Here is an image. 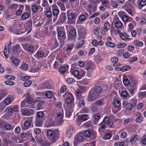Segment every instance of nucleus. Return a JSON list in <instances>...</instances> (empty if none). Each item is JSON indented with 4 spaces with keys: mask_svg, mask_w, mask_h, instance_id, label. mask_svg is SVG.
<instances>
[{
    "mask_svg": "<svg viewBox=\"0 0 146 146\" xmlns=\"http://www.w3.org/2000/svg\"><path fill=\"white\" fill-rule=\"evenodd\" d=\"M77 100L80 107L81 108L84 107L85 106V102L84 97H77Z\"/></svg>",
    "mask_w": 146,
    "mask_h": 146,
    "instance_id": "obj_10",
    "label": "nucleus"
},
{
    "mask_svg": "<svg viewBox=\"0 0 146 146\" xmlns=\"http://www.w3.org/2000/svg\"><path fill=\"white\" fill-rule=\"evenodd\" d=\"M60 29L61 28L59 27H57L58 35V37L59 36L60 37H62L64 36L65 33L64 31L60 30Z\"/></svg>",
    "mask_w": 146,
    "mask_h": 146,
    "instance_id": "obj_25",
    "label": "nucleus"
},
{
    "mask_svg": "<svg viewBox=\"0 0 146 146\" xmlns=\"http://www.w3.org/2000/svg\"><path fill=\"white\" fill-rule=\"evenodd\" d=\"M40 88L41 89H50L51 88V86L49 84L45 83L41 84Z\"/></svg>",
    "mask_w": 146,
    "mask_h": 146,
    "instance_id": "obj_20",
    "label": "nucleus"
},
{
    "mask_svg": "<svg viewBox=\"0 0 146 146\" xmlns=\"http://www.w3.org/2000/svg\"><path fill=\"white\" fill-rule=\"evenodd\" d=\"M88 118V115L86 114H83L78 116L76 119L77 121L82 122V121H84L87 120Z\"/></svg>",
    "mask_w": 146,
    "mask_h": 146,
    "instance_id": "obj_7",
    "label": "nucleus"
},
{
    "mask_svg": "<svg viewBox=\"0 0 146 146\" xmlns=\"http://www.w3.org/2000/svg\"><path fill=\"white\" fill-rule=\"evenodd\" d=\"M20 68L25 71L29 69L28 65L26 63H22L20 67Z\"/></svg>",
    "mask_w": 146,
    "mask_h": 146,
    "instance_id": "obj_29",
    "label": "nucleus"
},
{
    "mask_svg": "<svg viewBox=\"0 0 146 146\" xmlns=\"http://www.w3.org/2000/svg\"><path fill=\"white\" fill-rule=\"evenodd\" d=\"M73 46L72 44H70L68 45L66 49V51L67 52H70L73 49Z\"/></svg>",
    "mask_w": 146,
    "mask_h": 146,
    "instance_id": "obj_45",
    "label": "nucleus"
},
{
    "mask_svg": "<svg viewBox=\"0 0 146 146\" xmlns=\"http://www.w3.org/2000/svg\"><path fill=\"white\" fill-rule=\"evenodd\" d=\"M106 124L104 123V122H101L99 125V129L100 131H103L106 127Z\"/></svg>",
    "mask_w": 146,
    "mask_h": 146,
    "instance_id": "obj_26",
    "label": "nucleus"
},
{
    "mask_svg": "<svg viewBox=\"0 0 146 146\" xmlns=\"http://www.w3.org/2000/svg\"><path fill=\"white\" fill-rule=\"evenodd\" d=\"M109 16V14L108 13L106 12L103 14L101 16V18L103 19H105Z\"/></svg>",
    "mask_w": 146,
    "mask_h": 146,
    "instance_id": "obj_57",
    "label": "nucleus"
},
{
    "mask_svg": "<svg viewBox=\"0 0 146 146\" xmlns=\"http://www.w3.org/2000/svg\"><path fill=\"white\" fill-rule=\"evenodd\" d=\"M84 134L85 137H88L91 135V133L90 130H87L85 131Z\"/></svg>",
    "mask_w": 146,
    "mask_h": 146,
    "instance_id": "obj_48",
    "label": "nucleus"
},
{
    "mask_svg": "<svg viewBox=\"0 0 146 146\" xmlns=\"http://www.w3.org/2000/svg\"><path fill=\"white\" fill-rule=\"evenodd\" d=\"M36 115L38 118H42L44 116V113L42 112L39 111L37 113Z\"/></svg>",
    "mask_w": 146,
    "mask_h": 146,
    "instance_id": "obj_52",
    "label": "nucleus"
},
{
    "mask_svg": "<svg viewBox=\"0 0 146 146\" xmlns=\"http://www.w3.org/2000/svg\"><path fill=\"white\" fill-rule=\"evenodd\" d=\"M127 44L125 43H119L117 45V47L119 48H123L126 46Z\"/></svg>",
    "mask_w": 146,
    "mask_h": 146,
    "instance_id": "obj_50",
    "label": "nucleus"
},
{
    "mask_svg": "<svg viewBox=\"0 0 146 146\" xmlns=\"http://www.w3.org/2000/svg\"><path fill=\"white\" fill-rule=\"evenodd\" d=\"M32 135V131H28L27 133H23L21 134V137L23 138H28L30 137H31Z\"/></svg>",
    "mask_w": 146,
    "mask_h": 146,
    "instance_id": "obj_17",
    "label": "nucleus"
},
{
    "mask_svg": "<svg viewBox=\"0 0 146 146\" xmlns=\"http://www.w3.org/2000/svg\"><path fill=\"white\" fill-rule=\"evenodd\" d=\"M21 113L25 116H29L33 115L35 113L34 110L32 109H30L29 110L23 109L21 111Z\"/></svg>",
    "mask_w": 146,
    "mask_h": 146,
    "instance_id": "obj_5",
    "label": "nucleus"
},
{
    "mask_svg": "<svg viewBox=\"0 0 146 146\" xmlns=\"http://www.w3.org/2000/svg\"><path fill=\"white\" fill-rule=\"evenodd\" d=\"M74 108L67 107L66 110V116L69 118L71 115Z\"/></svg>",
    "mask_w": 146,
    "mask_h": 146,
    "instance_id": "obj_15",
    "label": "nucleus"
},
{
    "mask_svg": "<svg viewBox=\"0 0 146 146\" xmlns=\"http://www.w3.org/2000/svg\"><path fill=\"white\" fill-rule=\"evenodd\" d=\"M113 105L116 108H119L121 105V103L119 100H116L113 102Z\"/></svg>",
    "mask_w": 146,
    "mask_h": 146,
    "instance_id": "obj_37",
    "label": "nucleus"
},
{
    "mask_svg": "<svg viewBox=\"0 0 146 146\" xmlns=\"http://www.w3.org/2000/svg\"><path fill=\"white\" fill-rule=\"evenodd\" d=\"M106 46L111 48H114L115 47V44L110 42H107L106 43Z\"/></svg>",
    "mask_w": 146,
    "mask_h": 146,
    "instance_id": "obj_40",
    "label": "nucleus"
},
{
    "mask_svg": "<svg viewBox=\"0 0 146 146\" xmlns=\"http://www.w3.org/2000/svg\"><path fill=\"white\" fill-rule=\"evenodd\" d=\"M42 124V121L41 119H39L38 118L36 119V125L37 126L40 127L41 126Z\"/></svg>",
    "mask_w": 146,
    "mask_h": 146,
    "instance_id": "obj_30",
    "label": "nucleus"
},
{
    "mask_svg": "<svg viewBox=\"0 0 146 146\" xmlns=\"http://www.w3.org/2000/svg\"><path fill=\"white\" fill-rule=\"evenodd\" d=\"M6 95V94H5L4 91H2L0 92V101L4 98Z\"/></svg>",
    "mask_w": 146,
    "mask_h": 146,
    "instance_id": "obj_60",
    "label": "nucleus"
},
{
    "mask_svg": "<svg viewBox=\"0 0 146 146\" xmlns=\"http://www.w3.org/2000/svg\"><path fill=\"white\" fill-rule=\"evenodd\" d=\"M84 139L83 134L81 133L77 134L75 136L74 140V145L77 146L79 142H82Z\"/></svg>",
    "mask_w": 146,
    "mask_h": 146,
    "instance_id": "obj_2",
    "label": "nucleus"
},
{
    "mask_svg": "<svg viewBox=\"0 0 146 146\" xmlns=\"http://www.w3.org/2000/svg\"><path fill=\"white\" fill-rule=\"evenodd\" d=\"M66 82L68 84H73L75 82L74 80L72 78H67L66 80Z\"/></svg>",
    "mask_w": 146,
    "mask_h": 146,
    "instance_id": "obj_41",
    "label": "nucleus"
},
{
    "mask_svg": "<svg viewBox=\"0 0 146 146\" xmlns=\"http://www.w3.org/2000/svg\"><path fill=\"white\" fill-rule=\"evenodd\" d=\"M69 67V66L68 64H66V65L65 66H62L60 67L59 70L60 72L62 73H64L66 71V68H68Z\"/></svg>",
    "mask_w": 146,
    "mask_h": 146,
    "instance_id": "obj_28",
    "label": "nucleus"
},
{
    "mask_svg": "<svg viewBox=\"0 0 146 146\" xmlns=\"http://www.w3.org/2000/svg\"><path fill=\"white\" fill-rule=\"evenodd\" d=\"M76 35L75 30L74 29H73L70 31L69 37L70 38V39H73L76 37Z\"/></svg>",
    "mask_w": 146,
    "mask_h": 146,
    "instance_id": "obj_18",
    "label": "nucleus"
},
{
    "mask_svg": "<svg viewBox=\"0 0 146 146\" xmlns=\"http://www.w3.org/2000/svg\"><path fill=\"white\" fill-rule=\"evenodd\" d=\"M14 100V98L13 96L9 95L4 100V103L6 105H8L10 104Z\"/></svg>",
    "mask_w": 146,
    "mask_h": 146,
    "instance_id": "obj_9",
    "label": "nucleus"
},
{
    "mask_svg": "<svg viewBox=\"0 0 146 146\" xmlns=\"http://www.w3.org/2000/svg\"><path fill=\"white\" fill-rule=\"evenodd\" d=\"M5 83V84L9 86L13 85L15 84L14 82L9 80L6 81Z\"/></svg>",
    "mask_w": 146,
    "mask_h": 146,
    "instance_id": "obj_56",
    "label": "nucleus"
},
{
    "mask_svg": "<svg viewBox=\"0 0 146 146\" xmlns=\"http://www.w3.org/2000/svg\"><path fill=\"white\" fill-rule=\"evenodd\" d=\"M134 44L137 46L140 47L142 46L143 43L142 42L140 41L139 40H135L134 42Z\"/></svg>",
    "mask_w": 146,
    "mask_h": 146,
    "instance_id": "obj_31",
    "label": "nucleus"
},
{
    "mask_svg": "<svg viewBox=\"0 0 146 146\" xmlns=\"http://www.w3.org/2000/svg\"><path fill=\"white\" fill-rule=\"evenodd\" d=\"M122 105L123 106H125L128 110H131L132 109V104L130 103H128L126 101H124L123 102Z\"/></svg>",
    "mask_w": 146,
    "mask_h": 146,
    "instance_id": "obj_13",
    "label": "nucleus"
},
{
    "mask_svg": "<svg viewBox=\"0 0 146 146\" xmlns=\"http://www.w3.org/2000/svg\"><path fill=\"white\" fill-rule=\"evenodd\" d=\"M112 135L111 133H106L103 139H109L110 138Z\"/></svg>",
    "mask_w": 146,
    "mask_h": 146,
    "instance_id": "obj_43",
    "label": "nucleus"
},
{
    "mask_svg": "<svg viewBox=\"0 0 146 146\" xmlns=\"http://www.w3.org/2000/svg\"><path fill=\"white\" fill-rule=\"evenodd\" d=\"M137 139V136L136 134H134L131 138L130 142L131 144H134Z\"/></svg>",
    "mask_w": 146,
    "mask_h": 146,
    "instance_id": "obj_27",
    "label": "nucleus"
},
{
    "mask_svg": "<svg viewBox=\"0 0 146 146\" xmlns=\"http://www.w3.org/2000/svg\"><path fill=\"white\" fill-rule=\"evenodd\" d=\"M135 90L136 87H130L128 89L129 92L130 94L132 95H133L134 94Z\"/></svg>",
    "mask_w": 146,
    "mask_h": 146,
    "instance_id": "obj_36",
    "label": "nucleus"
},
{
    "mask_svg": "<svg viewBox=\"0 0 146 146\" xmlns=\"http://www.w3.org/2000/svg\"><path fill=\"white\" fill-rule=\"evenodd\" d=\"M104 101L103 99H100L96 102L94 104L97 106H102L104 104Z\"/></svg>",
    "mask_w": 146,
    "mask_h": 146,
    "instance_id": "obj_32",
    "label": "nucleus"
},
{
    "mask_svg": "<svg viewBox=\"0 0 146 146\" xmlns=\"http://www.w3.org/2000/svg\"><path fill=\"white\" fill-rule=\"evenodd\" d=\"M102 122L108 125L109 127L112 126L113 125V122L109 120V118L108 116H106L104 118Z\"/></svg>",
    "mask_w": 146,
    "mask_h": 146,
    "instance_id": "obj_11",
    "label": "nucleus"
},
{
    "mask_svg": "<svg viewBox=\"0 0 146 146\" xmlns=\"http://www.w3.org/2000/svg\"><path fill=\"white\" fill-rule=\"evenodd\" d=\"M52 12L53 15L58 16L59 14V11L58 9H53Z\"/></svg>",
    "mask_w": 146,
    "mask_h": 146,
    "instance_id": "obj_44",
    "label": "nucleus"
},
{
    "mask_svg": "<svg viewBox=\"0 0 146 146\" xmlns=\"http://www.w3.org/2000/svg\"><path fill=\"white\" fill-rule=\"evenodd\" d=\"M27 103L25 100H23L21 102V108H23L24 107H27V105H26Z\"/></svg>",
    "mask_w": 146,
    "mask_h": 146,
    "instance_id": "obj_63",
    "label": "nucleus"
},
{
    "mask_svg": "<svg viewBox=\"0 0 146 146\" xmlns=\"http://www.w3.org/2000/svg\"><path fill=\"white\" fill-rule=\"evenodd\" d=\"M102 90V88L101 87L99 86H96L93 89L94 92V94L98 95L101 92Z\"/></svg>",
    "mask_w": 146,
    "mask_h": 146,
    "instance_id": "obj_16",
    "label": "nucleus"
},
{
    "mask_svg": "<svg viewBox=\"0 0 146 146\" xmlns=\"http://www.w3.org/2000/svg\"><path fill=\"white\" fill-rule=\"evenodd\" d=\"M100 118L101 115L99 113H96L94 115V124L96 125Z\"/></svg>",
    "mask_w": 146,
    "mask_h": 146,
    "instance_id": "obj_21",
    "label": "nucleus"
},
{
    "mask_svg": "<svg viewBox=\"0 0 146 146\" xmlns=\"http://www.w3.org/2000/svg\"><path fill=\"white\" fill-rule=\"evenodd\" d=\"M68 23L69 24H73L75 21L76 17L75 15L72 13H68Z\"/></svg>",
    "mask_w": 146,
    "mask_h": 146,
    "instance_id": "obj_6",
    "label": "nucleus"
},
{
    "mask_svg": "<svg viewBox=\"0 0 146 146\" xmlns=\"http://www.w3.org/2000/svg\"><path fill=\"white\" fill-rule=\"evenodd\" d=\"M54 134V132L53 130L49 129L47 131V134L49 136H52Z\"/></svg>",
    "mask_w": 146,
    "mask_h": 146,
    "instance_id": "obj_62",
    "label": "nucleus"
},
{
    "mask_svg": "<svg viewBox=\"0 0 146 146\" xmlns=\"http://www.w3.org/2000/svg\"><path fill=\"white\" fill-rule=\"evenodd\" d=\"M71 72L72 74L75 77L78 76L80 73L78 71L75 69H71Z\"/></svg>",
    "mask_w": 146,
    "mask_h": 146,
    "instance_id": "obj_34",
    "label": "nucleus"
},
{
    "mask_svg": "<svg viewBox=\"0 0 146 146\" xmlns=\"http://www.w3.org/2000/svg\"><path fill=\"white\" fill-rule=\"evenodd\" d=\"M24 96L27 98V104H31L33 102V100L29 93L26 94Z\"/></svg>",
    "mask_w": 146,
    "mask_h": 146,
    "instance_id": "obj_23",
    "label": "nucleus"
},
{
    "mask_svg": "<svg viewBox=\"0 0 146 146\" xmlns=\"http://www.w3.org/2000/svg\"><path fill=\"white\" fill-rule=\"evenodd\" d=\"M32 10L33 12H36L38 11L40 12L42 11L43 8L40 6L33 5L32 7Z\"/></svg>",
    "mask_w": 146,
    "mask_h": 146,
    "instance_id": "obj_12",
    "label": "nucleus"
},
{
    "mask_svg": "<svg viewBox=\"0 0 146 146\" xmlns=\"http://www.w3.org/2000/svg\"><path fill=\"white\" fill-rule=\"evenodd\" d=\"M123 82L124 85L127 86L129 84L130 81L127 78H125L123 80Z\"/></svg>",
    "mask_w": 146,
    "mask_h": 146,
    "instance_id": "obj_55",
    "label": "nucleus"
},
{
    "mask_svg": "<svg viewBox=\"0 0 146 146\" xmlns=\"http://www.w3.org/2000/svg\"><path fill=\"white\" fill-rule=\"evenodd\" d=\"M124 143L123 142H120L115 143L114 144L115 146H123L124 145Z\"/></svg>",
    "mask_w": 146,
    "mask_h": 146,
    "instance_id": "obj_64",
    "label": "nucleus"
},
{
    "mask_svg": "<svg viewBox=\"0 0 146 146\" xmlns=\"http://www.w3.org/2000/svg\"><path fill=\"white\" fill-rule=\"evenodd\" d=\"M64 96L66 97L65 101L67 105V107L74 108V98L72 94L71 93L67 92L65 94Z\"/></svg>",
    "mask_w": 146,
    "mask_h": 146,
    "instance_id": "obj_1",
    "label": "nucleus"
},
{
    "mask_svg": "<svg viewBox=\"0 0 146 146\" xmlns=\"http://www.w3.org/2000/svg\"><path fill=\"white\" fill-rule=\"evenodd\" d=\"M59 110L60 112L57 114V117L58 119L62 120L63 117V110L62 108H59Z\"/></svg>",
    "mask_w": 146,
    "mask_h": 146,
    "instance_id": "obj_22",
    "label": "nucleus"
},
{
    "mask_svg": "<svg viewBox=\"0 0 146 146\" xmlns=\"http://www.w3.org/2000/svg\"><path fill=\"white\" fill-rule=\"evenodd\" d=\"M121 96L123 98H125L127 96L129 98L130 97L129 95H128L127 94V92L126 91H123L121 93Z\"/></svg>",
    "mask_w": 146,
    "mask_h": 146,
    "instance_id": "obj_53",
    "label": "nucleus"
},
{
    "mask_svg": "<svg viewBox=\"0 0 146 146\" xmlns=\"http://www.w3.org/2000/svg\"><path fill=\"white\" fill-rule=\"evenodd\" d=\"M117 32L122 40L128 41L130 40V38H129V36L126 33H122L119 30L117 31Z\"/></svg>",
    "mask_w": 146,
    "mask_h": 146,
    "instance_id": "obj_4",
    "label": "nucleus"
},
{
    "mask_svg": "<svg viewBox=\"0 0 146 146\" xmlns=\"http://www.w3.org/2000/svg\"><path fill=\"white\" fill-rule=\"evenodd\" d=\"M138 96L141 98L146 97V91L139 92L138 94Z\"/></svg>",
    "mask_w": 146,
    "mask_h": 146,
    "instance_id": "obj_33",
    "label": "nucleus"
},
{
    "mask_svg": "<svg viewBox=\"0 0 146 146\" xmlns=\"http://www.w3.org/2000/svg\"><path fill=\"white\" fill-rule=\"evenodd\" d=\"M118 19V18L117 17L115 16L113 18V21L115 22V26L117 28H120L122 26V23L121 21H117Z\"/></svg>",
    "mask_w": 146,
    "mask_h": 146,
    "instance_id": "obj_14",
    "label": "nucleus"
},
{
    "mask_svg": "<svg viewBox=\"0 0 146 146\" xmlns=\"http://www.w3.org/2000/svg\"><path fill=\"white\" fill-rule=\"evenodd\" d=\"M98 98V95H95L94 93H90L88 95L87 100L88 101L91 102L96 100Z\"/></svg>",
    "mask_w": 146,
    "mask_h": 146,
    "instance_id": "obj_8",
    "label": "nucleus"
},
{
    "mask_svg": "<svg viewBox=\"0 0 146 146\" xmlns=\"http://www.w3.org/2000/svg\"><path fill=\"white\" fill-rule=\"evenodd\" d=\"M29 14L27 13H24L21 15V17L23 20H26L29 18Z\"/></svg>",
    "mask_w": 146,
    "mask_h": 146,
    "instance_id": "obj_42",
    "label": "nucleus"
},
{
    "mask_svg": "<svg viewBox=\"0 0 146 146\" xmlns=\"http://www.w3.org/2000/svg\"><path fill=\"white\" fill-rule=\"evenodd\" d=\"M13 139L17 143H19L21 142V140L19 139V137L18 136H13Z\"/></svg>",
    "mask_w": 146,
    "mask_h": 146,
    "instance_id": "obj_47",
    "label": "nucleus"
},
{
    "mask_svg": "<svg viewBox=\"0 0 146 146\" xmlns=\"http://www.w3.org/2000/svg\"><path fill=\"white\" fill-rule=\"evenodd\" d=\"M45 15L48 18H50L52 16L51 11L49 10L47 11Z\"/></svg>",
    "mask_w": 146,
    "mask_h": 146,
    "instance_id": "obj_58",
    "label": "nucleus"
},
{
    "mask_svg": "<svg viewBox=\"0 0 146 146\" xmlns=\"http://www.w3.org/2000/svg\"><path fill=\"white\" fill-rule=\"evenodd\" d=\"M30 78V77L28 76H24L21 77L20 80H21L23 81H25L29 80Z\"/></svg>",
    "mask_w": 146,
    "mask_h": 146,
    "instance_id": "obj_59",
    "label": "nucleus"
},
{
    "mask_svg": "<svg viewBox=\"0 0 146 146\" xmlns=\"http://www.w3.org/2000/svg\"><path fill=\"white\" fill-rule=\"evenodd\" d=\"M60 22L61 23H63L65 22L66 19V17L65 13H62L60 17Z\"/></svg>",
    "mask_w": 146,
    "mask_h": 146,
    "instance_id": "obj_24",
    "label": "nucleus"
},
{
    "mask_svg": "<svg viewBox=\"0 0 146 146\" xmlns=\"http://www.w3.org/2000/svg\"><path fill=\"white\" fill-rule=\"evenodd\" d=\"M10 58L11 62L14 67H17L19 65L21 60L19 58L11 56H10Z\"/></svg>",
    "mask_w": 146,
    "mask_h": 146,
    "instance_id": "obj_3",
    "label": "nucleus"
},
{
    "mask_svg": "<svg viewBox=\"0 0 146 146\" xmlns=\"http://www.w3.org/2000/svg\"><path fill=\"white\" fill-rule=\"evenodd\" d=\"M5 77L8 80H13L15 79V77L12 75H6L5 76Z\"/></svg>",
    "mask_w": 146,
    "mask_h": 146,
    "instance_id": "obj_54",
    "label": "nucleus"
},
{
    "mask_svg": "<svg viewBox=\"0 0 146 146\" xmlns=\"http://www.w3.org/2000/svg\"><path fill=\"white\" fill-rule=\"evenodd\" d=\"M77 90H79L82 92L86 91V88L85 86L82 85H79Z\"/></svg>",
    "mask_w": 146,
    "mask_h": 146,
    "instance_id": "obj_49",
    "label": "nucleus"
},
{
    "mask_svg": "<svg viewBox=\"0 0 146 146\" xmlns=\"http://www.w3.org/2000/svg\"><path fill=\"white\" fill-rule=\"evenodd\" d=\"M46 97L48 98H51L52 96V94L51 92L48 91L45 94Z\"/></svg>",
    "mask_w": 146,
    "mask_h": 146,
    "instance_id": "obj_61",
    "label": "nucleus"
},
{
    "mask_svg": "<svg viewBox=\"0 0 146 146\" xmlns=\"http://www.w3.org/2000/svg\"><path fill=\"white\" fill-rule=\"evenodd\" d=\"M31 123L29 121L26 120L24 123V126H22V129L23 130H25L27 129L31 125Z\"/></svg>",
    "mask_w": 146,
    "mask_h": 146,
    "instance_id": "obj_19",
    "label": "nucleus"
},
{
    "mask_svg": "<svg viewBox=\"0 0 146 146\" xmlns=\"http://www.w3.org/2000/svg\"><path fill=\"white\" fill-rule=\"evenodd\" d=\"M131 66H125L120 68V70L122 72H125L129 70Z\"/></svg>",
    "mask_w": 146,
    "mask_h": 146,
    "instance_id": "obj_35",
    "label": "nucleus"
},
{
    "mask_svg": "<svg viewBox=\"0 0 146 146\" xmlns=\"http://www.w3.org/2000/svg\"><path fill=\"white\" fill-rule=\"evenodd\" d=\"M32 81L30 80H27L23 84L24 86L25 87H29L31 84Z\"/></svg>",
    "mask_w": 146,
    "mask_h": 146,
    "instance_id": "obj_38",
    "label": "nucleus"
},
{
    "mask_svg": "<svg viewBox=\"0 0 146 146\" xmlns=\"http://www.w3.org/2000/svg\"><path fill=\"white\" fill-rule=\"evenodd\" d=\"M106 31H108L110 28V26L109 23L108 22H106L104 24V27H103Z\"/></svg>",
    "mask_w": 146,
    "mask_h": 146,
    "instance_id": "obj_39",
    "label": "nucleus"
},
{
    "mask_svg": "<svg viewBox=\"0 0 146 146\" xmlns=\"http://www.w3.org/2000/svg\"><path fill=\"white\" fill-rule=\"evenodd\" d=\"M58 6L60 8L61 11H65L66 9L64 5L61 3H59L58 4Z\"/></svg>",
    "mask_w": 146,
    "mask_h": 146,
    "instance_id": "obj_51",
    "label": "nucleus"
},
{
    "mask_svg": "<svg viewBox=\"0 0 146 146\" xmlns=\"http://www.w3.org/2000/svg\"><path fill=\"white\" fill-rule=\"evenodd\" d=\"M84 44L83 40H82L79 42L77 43L76 45V48H78L81 47Z\"/></svg>",
    "mask_w": 146,
    "mask_h": 146,
    "instance_id": "obj_46",
    "label": "nucleus"
}]
</instances>
